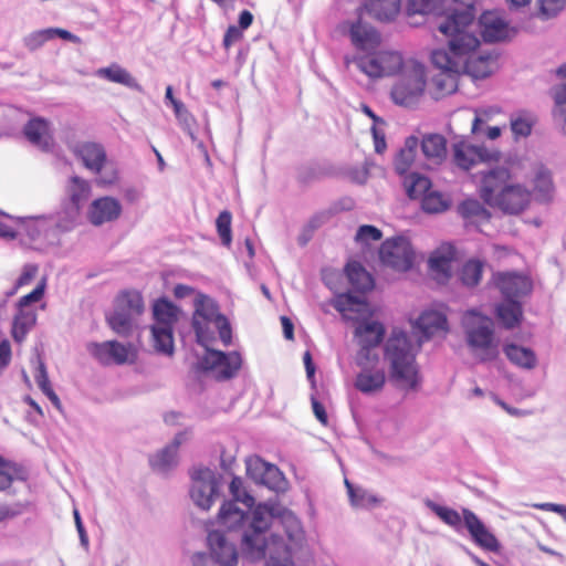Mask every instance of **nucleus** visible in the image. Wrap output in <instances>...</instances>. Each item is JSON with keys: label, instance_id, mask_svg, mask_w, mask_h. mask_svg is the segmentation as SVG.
<instances>
[{"label": "nucleus", "instance_id": "1", "mask_svg": "<svg viewBox=\"0 0 566 566\" xmlns=\"http://www.w3.org/2000/svg\"><path fill=\"white\" fill-rule=\"evenodd\" d=\"M229 491L232 500L224 501L218 513L220 526L238 534L242 556L251 562L264 560V566H293V551L289 542L271 534L270 528L280 517V509L269 504L255 505L243 481L234 478Z\"/></svg>", "mask_w": 566, "mask_h": 566}, {"label": "nucleus", "instance_id": "2", "mask_svg": "<svg viewBox=\"0 0 566 566\" xmlns=\"http://www.w3.org/2000/svg\"><path fill=\"white\" fill-rule=\"evenodd\" d=\"M476 9L472 2L464 10H453L441 21L438 31L446 38L448 49H437L431 53L432 64L447 75V80L436 77L437 87L448 94L457 88L455 76L468 74L473 78H485L497 67V54L476 53L480 40L475 34Z\"/></svg>", "mask_w": 566, "mask_h": 566}, {"label": "nucleus", "instance_id": "3", "mask_svg": "<svg viewBox=\"0 0 566 566\" xmlns=\"http://www.w3.org/2000/svg\"><path fill=\"white\" fill-rule=\"evenodd\" d=\"M512 175L506 167L496 166L481 172L480 196L492 208L505 214H518L531 202V191L523 185L511 184Z\"/></svg>", "mask_w": 566, "mask_h": 566}, {"label": "nucleus", "instance_id": "4", "mask_svg": "<svg viewBox=\"0 0 566 566\" xmlns=\"http://www.w3.org/2000/svg\"><path fill=\"white\" fill-rule=\"evenodd\" d=\"M384 357L389 363L392 380L410 389L416 388L418 381L415 354L406 332H391L384 346Z\"/></svg>", "mask_w": 566, "mask_h": 566}, {"label": "nucleus", "instance_id": "5", "mask_svg": "<svg viewBox=\"0 0 566 566\" xmlns=\"http://www.w3.org/2000/svg\"><path fill=\"white\" fill-rule=\"evenodd\" d=\"M462 327L468 346L474 352H481L482 361L492 360L497 354V344L494 337L493 319L474 310L465 312L462 316Z\"/></svg>", "mask_w": 566, "mask_h": 566}, {"label": "nucleus", "instance_id": "6", "mask_svg": "<svg viewBox=\"0 0 566 566\" xmlns=\"http://www.w3.org/2000/svg\"><path fill=\"white\" fill-rule=\"evenodd\" d=\"M426 87V69L417 62L406 63L401 75L391 88V98L401 106L415 105L423 94Z\"/></svg>", "mask_w": 566, "mask_h": 566}, {"label": "nucleus", "instance_id": "7", "mask_svg": "<svg viewBox=\"0 0 566 566\" xmlns=\"http://www.w3.org/2000/svg\"><path fill=\"white\" fill-rule=\"evenodd\" d=\"M190 497L203 511H208L220 496L223 475L209 468H197L191 472Z\"/></svg>", "mask_w": 566, "mask_h": 566}, {"label": "nucleus", "instance_id": "8", "mask_svg": "<svg viewBox=\"0 0 566 566\" xmlns=\"http://www.w3.org/2000/svg\"><path fill=\"white\" fill-rule=\"evenodd\" d=\"M206 354L198 361V369L211 373L217 380H229L233 378L242 365L241 355L238 352L224 353L211 349L207 345Z\"/></svg>", "mask_w": 566, "mask_h": 566}, {"label": "nucleus", "instance_id": "9", "mask_svg": "<svg viewBox=\"0 0 566 566\" xmlns=\"http://www.w3.org/2000/svg\"><path fill=\"white\" fill-rule=\"evenodd\" d=\"M386 328L382 323L371 319H361L357 323L354 335L359 345L356 356L357 365H361L365 360L378 361L379 356L373 350L377 348L384 340Z\"/></svg>", "mask_w": 566, "mask_h": 566}, {"label": "nucleus", "instance_id": "10", "mask_svg": "<svg viewBox=\"0 0 566 566\" xmlns=\"http://www.w3.org/2000/svg\"><path fill=\"white\" fill-rule=\"evenodd\" d=\"M219 315L218 304L212 298L203 294L197 295L191 325L199 345L207 347L214 339L210 324H214Z\"/></svg>", "mask_w": 566, "mask_h": 566}, {"label": "nucleus", "instance_id": "11", "mask_svg": "<svg viewBox=\"0 0 566 566\" xmlns=\"http://www.w3.org/2000/svg\"><path fill=\"white\" fill-rule=\"evenodd\" d=\"M379 258L384 265L396 271L406 272L413 265L415 252L407 239L397 237L382 242Z\"/></svg>", "mask_w": 566, "mask_h": 566}, {"label": "nucleus", "instance_id": "12", "mask_svg": "<svg viewBox=\"0 0 566 566\" xmlns=\"http://www.w3.org/2000/svg\"><path fill=\"white\" fill-rule=\"evenodd\" d=\"M491 283L500 291L505 301H521L533 291L531 277L516 271L495 272Z\"/></svg>", "mask_w": 566, "mask_h": 566}, {"label": "nucleus", "instance_id": "13", "mask_svg": "<svg viewBox=\"0 0 566 566\" xmlns=\"http://www.w3.org/2000/svg\"><path fill=\"white\" fill-rule=\"evenodd\" d=\"M86 349L104 366L134 363L136 356L132 344L124 345L117 340L91 342L87 344Z\"/></svg>", "mask_w": 566, "mask_h": 566}, {"label": "nucleus", "instance_id": "14", "mask_svg": "<svg viewBox=\"0 0 566 566\" xmlns=\"http://www.w3.org/2000/svg\"><path fill=\"white\" fill-rule=\"evenodd\" d=\"M482 40L486 43L502 42L512 39L517 30L510 24L495 11L483 12L478 22Z\"/></svg>", "mask_w": 566, "mask_h": 566}, {"label": "nucleus", "instance_id": "15", "mask_svg": "<svg viewBox=\"0 0 566 566\" xmlns=\"http://www.w3.org/2000/svg\"><path fill=\"white\" fill-rule=\"evenodd\" d=\"M500 153L483 146H470L463 143L453 145V163L462 170H469L478 163L497 161Z\"/></svg>", "mask_w": 566, "mask_h": 566}, {"label": "nucleus", "instance_id": "16", "mask_svg": "<svg viewBox=\"0 0 566 566\" xmlns=\"http://www.w3.org/2000/svg\"><path fill=\"white\" fill-rule=\"evenodd\" d=\"M462 514L463 524L474 544L489 552H499L501 545L497 538L489 531L479 516L469 509H463Z\"/></svg>", "mask_w": 566, "mask_h": 566}, {"label": "nucleus", "instance_id": "17", "mask_svg": "<svg viewBox=\"0 0 566 566\" xmlns=\"http://www.w3.org/2000/svg\"><path fill=\"white\" fill-rule=\"evenodd\" d=\"M458 4L452 8L446 7V0H408L407 13L409 17L420 14H433L438 18L437 28L447 15L453 10H464L467 4L472 2L475 7V0H458Z\"/></svg>", "mask_w": 566, "mask_h": 566}, {"label": "nucleus", "instance_id": "18", "mask_svg": "<svg viewBox=\"0 0 566 566\" xmlns=\"http://www.w3.org/2000/svg\"><path fill=\"white\" fill-rule=\"evenodd\" d=\"M210 547L211 557L222 566H235L238 563V552L235 545L230 542L227 535L221 531H211L207 537Z\"/></svg>", "mask_w": 566, "mask_h": 566}, {"label": "nucleus", "instance_id": "19", "mask_svg": "<svg viewBox=\"0 0 566 566\" xmlns=\"http://www.w3.org/2000/svg\"><path fill=\"white\" fill-rule=\"evenodd\" d=\"M377 361L365 360L364 364L358 365L360 371L355 379V388L365 395H373L379 392L386 382V374L381 368H373Z\"/></svg>", "mask_w": 566, "mask_h": 566}, {"label": "nucleus", "instance_id": "20", "mask_svg": "<svg viewBox=\"0 0 566 566\" xmlns=\"http://www.w3.org/2000/svg\"><path fill=\"white\" fill-rule=\"evenodd\" d=\"M23 135L29 143L44 151L54 146L51 123L42 117H33L23 127Z\"/></svg>", "mask_w": 566, "mask_h": 566}, {"label": "nucleus", "instance_id": "21", "mask_svg": "<svg viewBox=\"0 0 566 566\" xmlns=\"http://www.w3.org/2000/svg\"><path fill=\"white\" fill-rule=\"evenodd\" d=\"M348 34L353 45L361 51L376 50L381 42L380 33L361 19L349 24Z\"/></svg>", "mask_w": 566, "mask_h": 566}, {"label": "nucleus", "instance_id": "22", "mask_svg": "<svg viewBox=\"0 0 566 566\" xmlns=\"http://www.w3.org/2000/svg\"><path fill=\"white\" fill-rule=\"evenodd\" d=\"M120 213L122 205L116 198L102 197L90 205L87 217L92 224L102 226L118 219Z\"/></svg>", "mask_w": 566, "mask_h": 566}, {"label": "nucleus", "instance_id": "23", "mask_svg": "<svg viewBox=\"0 0 566 566\" xmlns=\"http://www.w3.org/2000/svg\"><path fill=\"white\" fill-rule=\"evenodd\" d=\"M74 154L78 157L84 167L94 174H101L107 155L103 145L94 142H84L74 148Z\"/></svg>", "mask_w": 566, "mask_h": 566}, {"label": "nucleus", "instance_id": "24", "mask_svg": "<svg viewBox=\"0 0 566 566\" xmlns=\"http://www.w3.org/2000/svg\"><path fill=\"white\" fill-rule=\"evenodd\" d=\"M186 440L187 432H178L168 446L149 458L151 468L160 473H165L176 467L178 449Z\"/></svg>", "mask_w": 566, "mask_h": 566}, {"label": "nucleus", "instance_id": "25", "mask_svg": "<svg viewBox=\"0 0 566 566\" xmlns=\"http://www.w3.org/2000/svg\"><path fill=\"white\" fill-rule=\"evenodd\" d=\"M18 220L23 222L24 230L32 241L43 240L53 243L57 238L52 224V218L40 216L18 218Z\"/></svg>", "mask_w": 566, "mask_h": 566}, {"label": "nucleus", "instance_id": "26", "mask_svg": "<svg viewBox=\"0 0 566 566\" xmlns=\"http://www.w3.org/2000/svg\"><path fill=\"white\" fill-rule=\"evenodd\" d=\"M533 188L535 199L538 202L547 203L552 201L555 186L553 182L552 171L543 164H536L533 168Z\"/></svg>", "mask_w": 566, "mask_h": 566}, {"label": "nucleus", "instance_id": "27", "mask_svg": "<svg viewBox=\"0 0 566 566\" xmlns=\"http://www.w3.org/2000/svg\"><path fill=\"white\" fill-rule=\"evenodd\" d=\"M419 145L431 165H440L447 158V139L441 134L423 135Z\"/></svg>", "mask_w": 566, "mask_h": 566}, {"label": "nucleus", "instance_id": "28", "mask_svg": "<svg viewBox=\"0 0 566 566\" xmlns=\"http://www.w3.org/2000/svg\"><path fill=\"white\" fill-rule=\"evenodd\" d=\"M415 326L421 332L422 338L428 340L437 333L446 332L448 322L447 317L438 311H423L417 318Z\"/></svg>", "mask_w": 566, "mask_h": 566}, {"label": "nucleus", "instance_id": "29", "mask_svg": "<svg viewBox=\"0 0 566 566\" xmlns=\"http://www.w3.org/2000/svg\"><path fill=\"white\" fill-rule=\"evenodd\" d=\"M95 75L99 78L107 80L108 82L122 84L137 92L143 91V87L136 81V78L126 69L117 63H113L107 67H101L96 70Z\"/></svg>", "mask_w": 566, "mask_h": 566}, {"label": "nucleus", "instance_id": "30", "mask_svg": "<svg viewBox=\"0 0 566 566\" xmlns=\"http://www.w3.org/2000/svg\"><path fill=\"white\" fill-rule=\"evenodd\" d=\"M506 358L515 366L531 370L537 366V356L535 352L528 347L516 344H506L503 347Z\"/></svg>", "mask_w": 566, "mask_h": 566}, {"label": "nucleus", "instance_id": "31", "mask_svg": "<svg viewBox=\"0 0 566 566\" xmlns=\"http://www.w3.org/2000/svg\"><path fill=\"white\" fill-rule=\"evenodd\" d=\"M496 315L505 329L517 327L523 318V306L521 301H505L497 304Z\"/></svg>", "mask_w": 566, "mask_h": 566}, {"label": "nucleus", "instance_id": "32", "mask_svg": "<svg viewBox=\"0 0 566 566\" xmlns=\"http://www.w3.org/2000/svg\"><path fill=\"white\" fill-rule=\"evenodd\" d=\"M345 272L354 290L364 293L374 287L373 276L359 262H348Z\"/></svg>", "mask_w": 566, "mask_h": 566}, {"label": "nucleus", "instance_id": "33", "mask_svg": "<svg viewBox=\"0 0 566 566\" xmlns=\"http://www.w3.org/2000/svg\"><path fill=\"white\" fill-rule=\"evenodd\" d=\"M556 74L560 77H566V63L556 70ZM553 97L555 101L553 116L566 134V82L554 87Z\"/></svg>", "mask_w": 566, "mask_h": 566}, {"label": "nucleus", "instance_id": "34", "mask_svg": "<svg viewBox=\"0 0 566 566\" xmlns=\"http://www.w3.org/2000/svg\"><path fill=\"white\" fill-rule=\"evenodd\" d=\"M402 184L407 196L412 200H421L432 189L431 180L419 172L405 175Z\"/></svg>", "mask_w": 566, "mask_h": 566}, {"label": "nucleus", "instance_id": "35", "mask_svg": "<svg viewBox=\"0 0 566 566\" xmlns=\"http://www.w3.org/2000/svg\"><path fill=\"white\" fill-rule=\"evenodd\" d=\"M418 147L419 139L416 136H409L408 138H406L405 145L397 154L394 163L395 170L398 175H408L407 172L415 160Z\"/></svg>", "mask_w": 566, "mask_h": 566}, {"label": "nucleus", "instance_id": "36", "mask_svg": "<svg viewBox=\"0 0 566 566\" xmlns=\"http://www.w3.org/2000/svg\"><path fill=\"white\" fill-rule=\"evenodd\" d=\"M365 8L377 20L390 21L400 10V0H367Z\"/></svg>", "mask_w": 566, "mask_h": 566}, {"label": "nucleus", "instance_id": "37", "mask_svg": "<svg viewBox=\"0 0 566 566\" xmlns=\"http://www.w3.org/2000/svg\"><path fill=\"white\" fill-rule=\"evenodd\" d=\"M178 307L166 297L158 298L153 306V315L157 326H171L178 319Z\"/></svg>", "mask_w": 566, "mask_h": 566}, {"label": "nucleus", "instance_id": "38", "mask_svg": "<svg viewBox=\"0 0 566 566\" xmlns=\"http://www.w3.org/2000/svg\"><path fill=\"white\" fill-rule=\"evenodd\" d=\"M80 211L76 206H70L67 203H62L61 210L56 212L55 216H50L52 218V224L55 229V233L66 232L72 230L77 223V219L80 217Z\"/></svg>", "mask_w": 566, "mask_h": 566}, {"label": "nucleus", "instance_id": "39", "mask_svg": "<svg viewBox=\"0 0 566 566\" xmlns=\"http://www.w3.org/2000/svg\"><path fill=\"white\" fill-rule=\"evenodd\" d=\"M35 322L36 315L34 312L18 308V313L15 314L12 322V338L17 343H22L25 339L28 333L34 326Z\"/></svg>", "mask_w": 566, "mask_h": 566}, {"label": "nucleus", "instance_id": "40", "mask_svg": "<svg viewBox=\"0 0 566 566\" xmlns=\"http://www.w3.org/2000/svg\"><path fill=\"white\" fill-rule=\"evenodd\" d=\"M67 193L69 199L64 201V203H67L70 206H76L78 210L83 207V205L86 202V200L90 197L91 193V186L90 184L77 177L73 176L70 179V185L67 187Z\"/></svg>", "mask_w": 566, "mask_h": 566}, {"label": "nucleus", "instance_id": "41", "mask_svg": "<svg viewBox=\"0 0 566 566\" xmlns=\"http://www.w3.org/2000/svg\"><path fill=\"white\" fill-rule=\"evenodd\" d=\"M535 123V115L525 109H520L510 117L511 130L515 138L530 136Z\"/></svg>", "mask_w": 566, "mask_h": 566}, {"label": "nucleus", "instance_id": "42", "mask_svg": "<svg viewBox=\"0 0 566 566\" xmlns=\"http://www.w3.org/2000/svg\"><path fill=\"white\" fill-rule=\"evenodd\" d=\"M151 335L155 349L164 355L171 356L175 352L171 326H151Z\"/></svg>", "mask_w": 566, "mask_h": 566}, {"label": "nucleus", "instance_id": "43", "mask_svg": "<svg viewBox=\"0 0 566 566\" xmlns=\"http://www.w3.org/2000/svg\"><path fill=\"white\" fill-rule=\"evenodd\" d=\"M106 318L109 327L115 333L122 336H127L133 329L134 319L136 317L115 305L113 313L109 314Z\"/></svg>", "mask_w": 566, "mask_h": 566}, {"label": "nucleus", "instance_id": "44", "mask_svg": "<svg viewBox=\"0 0 566 566\" xmlns=\"http://www.w3.org/2000/svg\"><path fill=\"white\" fill-rule=\"evenodd\" d=\"M484 263L480 260H468L459 270L458 276L460 282L467 287L476 286L483 273Z\"/></svg>", "mask_w": 566, "mask_h": 566}, {"label": "nucleus", "instance_id": "45", "mask_svg": "<svg viewBox=\"0 0 566 566\" xmlns=\"http://www.w3.org/2000/svg\"><path fill=\"white\" fill-rule=\"evenodd\" d=\"M352 62L360 72H363L370 78H380L386 76L382 71V67L379 65L378 53L356 55L353 57Z\"/></svg>", "mask_w": 566, "mask_h": 566}, {"label": "nucleus", "instance_id": "46", "mask_svg": "<svg viewBox=\"0 0 566 566\" xmlns=\"http://www.w3.org/2000/svg\"><path fill=\"white\" fill-rule=\"evenodd\" d=\"M459 214L467 220L489 221L490 211L476 199H467L458 206Z\"/></svg>", "mask_w": 566, "mask_h": 566}, {"label": "nucleus", "instance_id": "47", "mask_svg": "<svg viewBox=\"0 0 566 566\" xmlns=\"http://www.w3.org/2000/svg\"><path fill=\"white\" fill-rule=\"evenodd\" d=\"M426 506L433 512L443 523L459 530L462 525L463 515L461 516L458 511L440 505L431 500L424 501Z\"/></svg>", "mask_w": 566, "mask_h": 566}, {"label": "nucleus", "instance_id": "48", "mask_svg": "<svg viewBox=\"0 0 566 566\" xmlns=\"http://www.w3.org/2000/svg\"><path fill=\"white\" fill-rule=\"evenodd\" d=\"M421 208L427 213H441L449 209L450 199L441 191L431 189L421 200Z\"/></svg>", "mask_w": 566, "mask_h": 566}, {"label": "nucleus", "instance_id": "49", "mask_svg": "<svg viewBox=\"0 0 566 566\" xmlns=\"http://www.w3.org/2000/svg\"><path fill=\"white\" fill-rule=\"evenodd\" d=\"M115 305L130 313L135 317L139 316L144 311V300L142 294L137 291L120 293L116 298Z\"/></svg>", "mask_w": 566, "mask_h": 566}, {"label": "nucleus", "instance_id": "50", "mask_svg": "<svg viewBox=\"0 0 566 566\" xmlns=\"http://www.w3.org/2000/svg\"><path fill=\"white\" fill-rule=\"evenodd\" d=\"M377 53L379 56V65L382 67L386 76H391L398 71L403 70L406 64L403 63V59L399 52L379 51Z\"/></svg>", "mask_w": 566, "mask_h": 566}, {"label": "nucleus", "instance_id": "51", "mask_svg": "<svg viewBox=\"0 0 566 566\" xmlns=\"http://www.w3.org/2000/svg\"><path fill=\"white\" fill-rule=\"evenodd\" d=\"M365 305L366 302L363 297L352 295L350 293L338 295L333 303L334 308L343 314L346 312H359L358 307Z\"/></svg>", "mask_w": 566, "mask_h": 566}, {"label": "nucleus", "instance_id": "52", "mask_svg": "<svg viewBox=\"0 0 566 566\" xmlns=\"http://www.w3.org/2000/svg\"><path fill=\"white\" fill-rule=\"evenodd\" d=\"M345 485L353 506L366 507L377 502L374 495L368 494L363 489H356L348 480H345Z\"/></svg>", "mask_w": 566, "mask_h": 566}, {"label": "nucleus", "instance_id": "53", "mask_svg": "<svg viewBox=\"0 0 566 566\" xmlns=\"http://www.w3.org/2000/svg\"><path fill=\"white\" fill-rule=\"evenodd\" d=\"M259 484L265 485L270 490L279 491L284 484V476L276 465L270 463Z\"/></svg>", "mask_w": 566, "mask_h": 566}, {"label": "nucleus", "instance_id": "54", "mask_svg": "<svg viewBox=\"0 0 566 566\" xmlns=\"http://www.w3.org/2000/svg\"><path fill=\"white\" fill-rule=\"evenodd\" d=\"M231 220L232 216L228 210L220 212L216 220L217 231L224 247H230L232 241Z\"/></svg>", "mask_w": 566, "mask_h": 566}, {"label": "nucleus", "instance_id": "55", "mask_svg": "<svg viewBox=\"0 0 566 566\" xmlns=\"http://www.w3.org/2000/svg\"><path fill=\"white\" fill-rule=\"evenodd\" d=\"M52 40L50 28L31 32L23 38V44L29 51L40 49L44 43Z\"/></svg>", "mask_w": 566, "mask_h": 566}, {"label": "nucleus", "instance_id": "56", "mask_svg": "<svg viewBox=\"0 0 566 566\" xmlns=\"http://www.w3.org/2000/svg\"><path fill=\"white\" fill-rule=\"evenodd\" d=\"M247 473L248 475L259 483L261 476L263 475L264 471H266V468L270 463L265 462L259 457H251L247 460Z\"/></svg>", "mask_w": 566, "mask_h": 566}, {"label": "nucleus", "instance_id": "57", "mask_svg": "<svg viewBox=\"0 0 566 566\" xmlns=\"http://www.w3.org/2000/svg\"><path fill=\"white\" fill-rule=\"evenodd\" d=\"M450 262L451 258L442 255V254H434L430 256L429 259V268L432 272H436L438 274H441L446 279L450 277Z\"/></svg>", "mask_w": 566, "mask_h": 566}, {"label": "nucleus", "instance_id": "58", "mask_svg": "<svg viewBox=\"0 0 566 566\" xmlns=\"http://www.w3.org/2000/svg\"><path fill=\"white\" fill-rule=\"evenodd\" d=\"M539 10L545 19L556 17L566 6V0H538Z\"/></svg>", "mask_w": 566, "mask_h": 566}, {"label": "nucleus", "instance_id": "59", "mask_svg": "<svg viewBox=\"0 0 566 566\" xmlns=\"http://www.w3.org/2000/svg\"><path fill=\"white\" fill-rule=\"evenodd\" d=\"M381 237L382 233L378 228L364 224L358 228L355 240L360 243H368L369 241H378Z\"/></svg>", "mask_w": 566, "mask_h": 566}, {"label": "nucleus", "instance_id": "60", "mask_svg": "<svg viewBox=\"0 0 566 566\" xmlns=\"http://www.w3.org/2000/svg\"><path fill=\"white\" fill-rule=\"evenodd\" d=\"M213 326L218 329L222 344L229 346L232 340V328L228 318L224 315H219Z\"/></svg>", "mask_w": 566, "mask_h": 566}, {"label": "nucleus", "instance_id": "61", "mask_svg": "<svg viewBox=\"0 0 566 566\" xmlns=\"http://www.w3.org/2000/svg\"><path fill=\"white\" fill-rule=\"evenodd\" d=\"M34 378L35 382L38 384L39 388L43 394L52 389L45 364L41 358L38 359V367Z\"/></svg>", "mask_w": 566, "mask_h": 566}, {"label": "nucleus", "instance_id": "62", "mask_svg": "<svg viewBox=\"0 0 566 566\" xmlns=\"http://www.w3.org/2000/svg\"><path fill=\"white\" fill-rule=\"evenodd\" d=\"M43 294H44V286L38 285L33 291H31L30 293H28L27 295L22 296L19 300L18 307L23 310V307H25L32 303L39 302L41 300V297L43 296Z\"/></svg>", "mask_w": 566, "mask_h": 566}, {"label": "nucleus", "instance_id": "63", "mask_svg": "<svg viewBox=\"0 0 566 566\" xmlns=\"http://www.w3.org/2000/svg\"><path fill=\"white\" fill-rule=\"evenodd\" d=\"M331 216V211H321L315 213L306 223L307 231L314 232L316 229L325 224L329 220Z\"/></svg>", "mask_w": 566, "mask_h": 566}, {"label": "nucleus", "instance_id": "64", "mask_svg": "<svg viewBox=\"0 0 566 566\" xmlns=\"http://www.w3.org/2000/svg\"><path fill=\"white\" fill-rule=\"evenodd\" d=\"M242 35V30L240 28L234 25L229 27L223 36L224 48H230L234 42L240 40Z\"/></svg>", "mask_w": 566, "mask_h": 566}]
</instances>
